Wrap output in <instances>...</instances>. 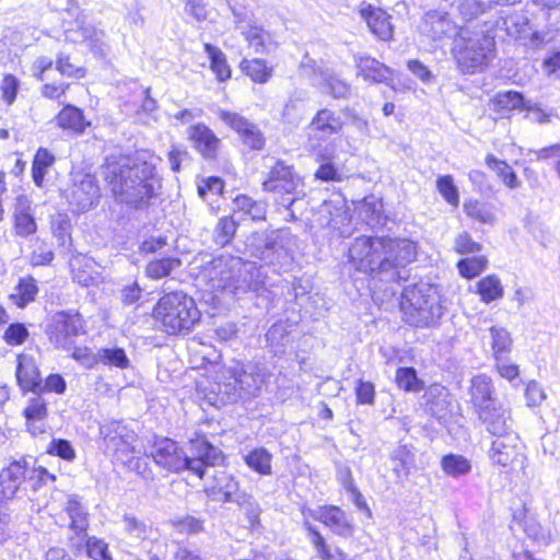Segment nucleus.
I'll list each match as a JSON object with an SVG mask.
<instances>
[{
  "label": "nucleus",
  "instance_id": "obj_1",
  "mask_svg": "<svg viewBox=\"0 0 560 560\" xmlns=\"http://www.w3.org/2000/svg\"><path fill=\"white\" fill-rule=\"evenodd\" d=\"M416 244L407 238L393 240L372 236L354 238L348 248V261L360 272L383 282L399 283L407 280L406 266L417 255Z\"/></svg>",
  "mask_w": 560,
  "mask_h": 560
},
{
  "label": "nucleus",
  "instance_id": "obj_2",
  "mask_svg": "<svg viewBox=\"0 0 560 560\" xmlns=\"http://www.w3.org/2000/svg\"><path fill=\"white\" fill-rule=\"evenodd\" d=\"M154 173L155 167L151 163L131 161L129 158L107 160L101 171L115 198L136 209L148 206L154 196Z\"/></svg>",
  "mask_w": 560,
  "mask_h": 560
},
{
  "label": "nucleus",
  "instance_id": "obj_3",
  "mask_svg": "<svg viewBox=\"0 0 560 560\" xmlns=\"http://www.w3.org/2000/svg\"><path fill=\"white\" fill-rule=\"evenodd\" d=\"M153 316L164 332L176 336L191 331L200 319V312L191 296L183 291H173L159 299Z\"/></svg>",
  "mask_w": 560,
  "mask_h": 560
},
{
  "label": "nucleus",
  "instance_id": "obj_4",
  "mask_svg": "<svg viewBox=\"0 0 560 560\" xmlns=\"http://www.w3.org/2000/svg\"><path fill=\"white\" fill-rule=\"evenodd\" d=\"M400 307L405 320L416 327L434 326L444 313L436 287L423 282L404 288Z\"/></svg>",
  "mask_w": 560,
  "mask_h": 560
},
{
  "label": "nucleus",
  "instance_id": "obj_5",
  "mask_svg": "<svg viewBox=\"0 0 560 560\" xmlns=\"http://www.w3.org/2000/svg\"><path fill=\"white\" fill-rule=\"evenodd\" d=\"M265 378L264 368L252 362L236 364L222 371L219 382L214 385V392L221 402H236L257 396Z\"/></svg>",
  "mask_w": 560,
  "mask_h": 560
},
{
  "label": "nucleus",
  "instance_id": "obj_6",
  "mask_svg": "<svg viewBox=\"0 0 560 560\" xmlns=\"http://www.w3.org/2000/svg\"><path fill=\"white\" fill-rule=\"evenodd\" d=\"M294 245L295 236L289 229L254 232L246 241V248L252 257L279 266L292 260Z\"/></svg>",
  "mask_w": 560,
  "mask_h": 560
},
{
  "label": "nucleus",
  "instance_id": "obj_7",
  "mask_svg": "<svg viewBox=\"0 0 560 560\" xmlns=\"http://www.w3.org/2000/svg\"><path fill=\"white\" fill-rule=\"evenodd\" d=\"M494 46L493 37L482 33H471L468 28L462 30L453 47L460 72L474 74L482 71L489 65Z\"/></svg>",
  "mask_w": 560,
  "mask_h": 560
},
{
  "label": "nucleus",
  "instance_id": "obj_8",
  "mask_svg": "<svg viewBox=\"0 0 560 560\" xmlns=\"http://www.w3.org/2000/svg\"><path fill=\"white\" fill-rule=\"evenodd\" d=\"M262 189L272 195L275 202L284 209L303 198L304 182L292 165L281 160L275 161L262 182Z\"/></svg>",
  "mask_w": 560,
  "mask_h": 560
},
{
  "label": "nucleus",
  "instance_id": "obj_9",
  "mask_svg": "<svg viewBox=\"0 0 560 560\" xmlns=\"http://www.w3.org/2000/svg\"><path fill=\"white\" fill-rule=\"evenodd\" d=\"M105 450L114 459L131 470L140 469L141 458L136 456L138 435L120 421L110 420L100 428Z\"/></svg>",
  "mask_w": 560,
  "mask_h": 560
},
{
  "label": "nucleus",
  "instance_id": "obj_10",
  "mask_svg": "<svg viewBox=\"0 0 560 560\" xmlns=\"http://www.w3.org/2000/svg\"><path fill=\"white\" fill-rule=\"evenodd\" d=\"M83 331V322L78 312H57L46 327L49 341L56 347L69 350L75 338Z\"/></svg>",
  "mask_w": 560,
  "mask_h": 560
},
{
  "label": "nucleus",
  "instance_id": "obj_11",
  "mask_svg": "<svg viewBox=\"0 0 560 560\" xmlns=\"http://www.w3.org/2000/svg\"><path fill=\"white\" fill-rule=\"evenodd\" d=\"M466 27L458 26L444 10H429L419 25L421 35L434 42L456 39Z\"/></svg>",
  "mask_w": 560,
  "mask_h": 560
},
{
  "label": "nucleus",
  "instance_id": "obj_12",
  "mask_svg": "<svg viewBox=\"0 0 560 560\" xmlns=\"http://www.w3.org/2000/svg\"><path fill=\"white\" fill-rule=\"evenodd\" d=\"M190 455H187V470L200 479L206 475L207 468L223 460V453L213 446L203 436L190 440Z\"/></svg>",
  "mask_w": 560,
  "mask_h": 560
},
{
  "label": "nucleus",
  "instance_id": "obj_13",
  "mask_svg": "<svg viewBox=\"0 0 560 560\" xmlns=\"http://www.w3.org/2000/svg\"><path fill=\"white\" fill-rule=\"evenodd\" d=\"M231 268L237 269V273L231 277L230 285L234 294H243L249 291L259 292L266 285L264 269L254 264L243 262L240 258H230Z\"/></svg>",
  "mask_w": 560,
  "mask_h": 560
},
{
  "label": "nucleus",
  "instance_id": "obj_14",
  "mask_svg": "<svg viewBox=\"0 0 560 560\" xmlns=\"http://www.w3.org/2000/svg\"><path fill=\"white\" fill-rule=\"evenodd\" d=\"M151 457L154 463L173 472L187 470V454L177 442L168 439H158L151 451Z\"/></svg>",
  "mask_w": 560,
  "mask_h": 560
},
{
  "label": "nucleus",
  "instance_id": "obj_15",
  "mask_svg": "<svg viewBox=\"0 0 560 560\" xmlns=\"http://www.w3.org/2000/svg\"><path fill=\"white\" fill-rule=\"evenodd\" d=\"M489 457L493 464L502 467H508L523 458V445L518 435L511 431L494 436L489 450Z\"/></svg>",
  "mask_w": 560,
  "mask_h": 560
},
{
  "label": "nucleus",
  "instance_id": "obj_16",
  "mask_svg": "<svg viewBox=\"0 0 560 560\" xmlns=\"http://www.w3.org/2000/svg\"><path fill=\"white\" fill-rule=\"evenodd\" d=\"M312 518L323 523L338 536L351 537L354 530L352 517H350L343 510L336 505L319 506L315 510L303 511Z\"/></svg>",
  "mask_w": 560,
  "mask_h": 560
},
{
  "label": "nucleus",
  "instance_id": "obj_17",
  "mask_svg": "<svg viewBox=\"0 0 560 560\" xmlns=\"http://www.w3.org/2000/svg\"><path fill=\"white\" fill-rule=\"evenodd\" d=\"M343 122L332 110L323 108L308 125V141L312 149L320 148V142L328 140L342 129Z\"/></svg>",
  "mask_w": 560,
  "mask_h": 560
},
{
  "label": "nucleus",
  "instance_id": "obj_18",
  "mask_svg": "<svg viewBox=\"0 0 560 560\" xmlns=\"http://www.w3.org/2000/svg\"><path fill=\"white\" fill-rule=\"evenodd\" d=\"M27 458L10 459L0 470V499L12 500L26 482Z\"/></svg>",
  "mask_w": 560,
  "mask_h": 560
},
{
  "label": "nucleus",
  "instance_id": "obj_19",
  "mask_svg": "<svg viewBox=\"0 0 560 560\" xmlns=\"http://www.w3.org/2000/svg\"><path fill=\"white\" fill-rule=\"evenodd\" d=\"M221 120L230 126L250 150H262L266 139L260 129L245 117L236 113L222 112Z\"/></svg>",
  "mask_w": 560,
  "mask_h": 560
},
{
  "label": "nucleus",
  "instance_id": "obj_20",
  "mask_svg": "<svg viewBox=\"0 0 560 560\" xmlns=\"http://www.w3.org/2000/svg\"><path fill=\"white\" fill-rule=\"evenodd\" d=\"M100 187L96 178L90 174L78 175L71 191V202L79 211L85 212L94 207L100 199Z\"/></svg>",
  "mask_w": 560,
  "mask_h": 560
},
{
  "label": "nucleus",
  "instance_id": "obj_21",
  "mask_svg": "<svg viewBox=\"0 0 560 560\" xmlns=\"http://www.w3.org/2000/svg\"><path fill=\"white\" fill-rule=\"evenodd\" d=\"M208 497L223 503H235L246 491L241 490L238 480L226 471L213 476V486L206 489Z\"/></svg>",
  "mask_w": 560,
  "mask_h": 560
},
{
  "label": "nucleus",
  "instance_id": "obj_22",
  "mask_svg": "<svg viewBox=\"0 0 560 560\" xmlns=\"http://www.w3.org/2000/svg\"><path fill=\"white\" fill-rule=\"evenodd\" d=\"M188 139L192 147L206 160H215L221 144V140L205 124H196L188 129Z\"/></svg>",
  "mask_w": 560,
  "mask_h": 560
},
{
  "label": "nucleus",
  "instance_id": "obj_23",
  "mask_svg": "<svg viewBox=\"0 0 560 560\" xmlns=\"http://www.w3.org/2000/svg\"><path fill=\"white\" fill-rule=\"evenodd\" d=\"M478 418L486 430L493 436L513 431L510 412L499 402L482 408L478 413Z\"/></svg>",
  "mask_w": 560,
  "mask_h": 560
},
{
  "label": "nucleus",
  "instance_id": "obj_24",
  "mask_svg": "<svg viewBox=\"0 0 560 560\" xmlns=\"http://www.w3.org/2000/svg\"><path fill=\"white\" fill-rule=\"evenodd\" d=\"M16 361L15 376L20 388L23 392H38L42 377L35 359L31 354L21 353Z\"/></svg>",
  "mask_w": 560,
  "mask_h": 560
},
{
  "label": "nucleus",
  "instance_id": "obj_25",
  "mask_svg": "<svg viewBox=\"0 0 560 560\" xmlns=\"http://www.w3.org/2000/svg\"><path fill=\"white\" fill-rule=\"evenodd\" d=\"M14 231L20 237H28L36 233L37 224L32 203L25 196H19L14 205Z\"/></svg>",
  "mask_w": 560,
  "mask_h": 560
},
{
  "label": "nucleus",
  "instance_id": "obj_26",
  "mask_svg": "<svg viewBox=\"0 0 560 560\" xmlns=\"http://www.w3.org/2000/svg\"><path fill=\"white\" fill-rule=\"evenodd\" d=\"M469 393L477 413L482 408L498 402L493 396L494 387L492 380L486 374H479L471 378Z\"/></svg>",
  "mask_w": 560,
  "mask_h": 560
},
{
  "label": "nucleus",
  "instance_id": "obj_27",
  "mask_svg": "<svg viewBox=\"0 0 560 560\" xmlns=\"http://www.w3.org/2000/svg\"><path fill=\"white\" fill-rule=\"evenodd\" d=\"M361 16L365 20L370 31L381 40H389L394 34L390 23V15L382 9H374L371 5L361 10Z\"/></svg>",
  "mask_w": 560,
  "mask_h": 560
},
{
  "label": "nucleus",
  "instance_id": "obj_28",
  "mask_svg": "<svg viewBox=\"0 0 560 560\" xmlns=\"http://www.w3.org/2000/svg\"><path fill=\"white\" fill-rule=\"evenodd\" d=\"M23 415L26 419L27 429L32 435H38L45 432V420L47 418V404L45 399L37 394L30 398Z\"/></svg>",
  "mask_w": 560,
  "mask_h": 560
},
{
  "label": "nucleus",
  "instance_id": "obj_29",
  "mask_svg": "<svg viewBox=\"0 0 560 560\" xmlns=\"http://www.w3.org/2000/svg\"><path fill=\"white\" fill-rule=\"evenodd\" d=\"M358 74L372 83H385L390 80L393 71L384 63L370 56L355 58Z\"/></svg>",
  "mask_w": 560,
  "mask_h": 560
},
{
  "label": "nucleus",
  "instance_id": "obj_30",
  "mask_svg": "<svg viewBox=\"0 0 560 560\" xmlns=\"http://www.w3.org/2000/svg\"><path fill=\"white\" fill-rule=\"evenodd\" d=\"M70 518V529L78 536L86 537V530L90 525L88 508L82 503L77 494L69 495L65 508Z\"/></svg>",
  "mask_w": 560,
  "mask_h": 560
},
{
  "label": "nucleus",
  "instance_id": "obj_31",
  "mask_svg": "<svg viewBox=\"0 0 560 560\" xmlns=\"http://www.w3.org/2000/svg\"><path fill=\"white\" fill-rule=\"evenodd\" d=\"M56 124L63 130L72 131L75 135L84 132L85 128L90 125L85 120L83 110L73 105L65 106L56 116Z\"/></svg>",
  "mask_w": 560,
  "mask_h": 560
},
{
  "label": "nucleus",
  "instance_id": "obj_32",
  "mask_svg": "<svg viewBox=\"0 0 560 560\" xmlns=\"http://www.w3.org/2000/svg\"><path fill=\"white\" fill-rule=\"evenodd\" d=\"M500 27L508 36L517 40L526 39L532 31L529 19L522 12H513L502 18Z\"/></svg>",
  "mask_w": 560,
  "mask_h": 560
},
{
  "label": "nucleus",
  "instance_id": "obj_33",
  "mask_svg": "<svg viewBox=\"0 0 560 560\" xmlns=\"http://www.w3.org/2000/svg\"><path fill=\"white\" fill-rule=\"evenodd\" d=\"M390 460L394 463L393 472L399 480L407 479L410 474V468L415 463V454L412 447L402 444L398 445L390 453Z\"/></svg>",
  "mask_w": 560,
  "mask_h": 560
},
{
  "label": "nucleus",
  "instance_id": "obj_34",
  "mask_svg": "<svg viewBox=\"0 0 560 560\" xmlns=\"http://www.w3.org/2000/svg\"><path fill=\"white\" fill-rule=\"evenodd\" d=\"M241 71L255 83L265 84L272 77L273 69L267 60L260 58L243 59L240 63Z\"/></svg>",
  "mask_w": 560,
  "mask_h": 560
},
{
  "label": "nucleus",
  "instance_id": "obj_35",
  "mask_svg": "<svg viewBox=\"0 0 560 560\" xmlns=\"http://www.w3.org/2000/svg\"><path fill=\"white\" fill-rule=\"evenodd\" d=\"M272 455L265 447H257L244 455L245 464L255 472L261 476H270Z\"/></svg>",
  "mask_w": 560,
  "mask_h": 560
},
{
  "label": "nucleus",
  "instance_id": "obj_36",
  "mask_svg": "<svg viewBox=\"0 0 560 560\" xmlns=\"http://www.w3.org/2000/svg\"><path fill=\"white\" fill-rule=\"evenodd\" d=\"M55 155L46 148H39L32 163V178L37 187H43L48 170L55 164Z\"/></svg>",
  "mask_w": 560,
  "mask_h": 560
},
{
  "label": "nucleus",
  "instance_id": "obj_37",
  "mask_svg": "<svg viewBox=\"0 0 560 560\" xmlns=\"http://www.w3.org/2000/svg\"><path fill=\"white\" fill-rule=\"evenodd\" d=\"M442 470L452 478L468 475L471 470V463L460 454H446L441 458Z\"/></svg>",
  "mask_w": 560,
  "mask_h": 560
},
{
  "label": "nucleus",
  "instance_id": "obj_38",
  "mask_svg": "<svg viewBox=\"0 0 560 560\" xmlns=\"http://www.w3.org/2000/svg\"><path fill=\"white\" fill-rule=\"evenodd\" d=\"M205 51L210 59V68L221 82L231 78V69L228 65L225 55L220 48L212 44H205Z\"/></svg>",
  "mask_w": 560,
  "mask_h": 560
},
{
  "label": "nucleus",
  "instance_id": "obj_39",
  "mask_svg": "<svg viewBox=\"0 0 560 560\" xmlns=\"http://www.w3.org/2000/svg\"><path fill=\"white\" fill-rule=\"evenodd\" d=\"M77 30H68V37L73 42H90L92 49H100L102 46L103 32L97 31L93 25L77 21Z\"/></svg>",
  "mask_w": 560,
  "mask_h": 560
},
{
  "label": "nucleus",
  "instance_id": "obj_40",
  "mask_svg": "<svg viewBox=\"0 0 560 560\" xmlns=\"http://www.w3.org/2000/svg\"><path fill=\"white\" fill-rule=\"evenodd\" d=\"M182 266V260L177 257H163L150 261L145 267V273L151 279H162L168 277L174 270Z\"/></svg>",
  "mask_w": 560,
  "mask_h": 560
},
{
  "label": "nucleus",
  "instance_id": "obj_41",
  "mask_svg": "<svg viewBox=\"0 0 560 560\" xmlns=\"http://www.w3.org/2000/svg\"><path fill=\"white\" fill-rule=\"evenodd\" d=\"M241 33L248 43V46L252 47L256 54H265L268 51L270 34L261 26L248 25L244 27Z\"/></svg>",
  "mask_w": 560,
  "mask_h": 560
},
{
  "label": "nucleus",
  "instance_id": "obj_42",
  "mask_svg": "<svg viewBox=\"0 0 560 560\" xmlns=\"http://www.w3.org/2000/svg\"><path fill=\"white\" fill-rule=\"evenodd\" d=\"M523 93L518 91L499 92L493 97V104L502 110H525L527 103Z\"/></svg>",
  "mask_w": 560,
  "mask_h": 560
},
{
  "label": "nucleus",
  "instance_id": "obj_43",
  "mask_svg": "<svg viewBox=\"0 0 560 560\" xmlns=\"http://www.w3.org/2000/svg\"><path fill=\"white\" fill-rule=\"evenodd\" d=\"M486 164L497 173L508 187L517 188L520 186L521 183L516 173L505 161L499 160L494 155L489 154L486 158Z\"/></svg>",
  "mask_w": 560,
  "mask_h": 560
},
{
  "label": "nucleus",
  "instance_id": "obj_44",
  "mask_svg": "<svg viewBox=\"0 0 560 560\" xmlns=\"http://www.w3.org/2000/svg\"><path fill=\"white\" fill-rule=\"evenodd\" d=\"M477 292L485 303H490L503 296V287L497 276H487L478 281Z\"/></svg>",
  "mask_w": 560,
  "mask_h": 560
},
{
  "label": "nucleus",
  "instance_id": "obj_45",
  "mask_svg": "<svg viewBox=\"0 0 560 560\" xmlns=\"http://www.w3.org/2000/svg\"><path fill=\"white\" fill-rule=\"evenodd\" d=\"M428 396L429 412L439 420L445 418L450 407L448 393L444 388H434Z\"/></svg>",
  "mask_w": 560,
  "mask_h": 560
},
{
  "label": "nucleus",
  "instance_id": "obj_46",
  "mask_svg": "<svg viewBox=\"0 0 560 560\" xmlns=\"http://www.w3.org/2000/svg\"><path fill=\"white\" fill-rule=\"evenodd\" d=\"M383 202L375 197H369L363 200L360 208V215L365 223L372 228L382 224L383 221Z\"/></svg>",
  "mask_w": 560,
  "mask_h": 560
},
{
  "label": "nucleus",
  "instance_id": "obj_47",
  "mask_svg": "<svg viewBox=\"0 0 560 560\" xmlns=\"http://www.w3.org/2000/svg\"><path fill=\"white\" fill-rule=\"evenodd\" d=\"M98 363L124 370L129 368L130 360L122 348H101L98 349Z\"/></svg>",
  "mask_w": 560,
  "mask_h": 560
},
{
  "label": "nucleus",
  "instance_id": "obj_48",
  "mask_svg": "<svg viewBox=\"0 0 560 560\" xmlns=\"http://www.w3.org/2000/svg\"><path fill=\"white\" fill-rule=\"evenodd\" d=\"M491 336V349L493 352L494 359L500 357H504V354L511 351L512 347V338L510 332L503 327L492 326L490 329Z\"/></svg>",
  "mask_w": 560,
  "mask_h": 560
},
{
  "label": "nucleus",
  "instance_id": "obj_49",
  "mask_svg": "<svg viewBox=\"0 0 560 560\" xmlns=\"http://www.w3.org/2000/svg\"><path fill=\"white\" fill-rule=\"evenodd\" d=\"M237 224L232 217H223L219 220L213 232L214 243L221 247L229 245L235 233Z\"/></svg>",
  "mask_w": 560,
  "mask_h": 560
},
{
  "label": "nucleus",
  "instance_id": "obj_50",
  "mask_svg": "<svg viewBox=\"0 0 560 560\" xmlns=\"http://www.w3.org/2000/svg\"><path fill=\"white\" fill-rule=\"evenodd\" d=\"M288 325L279 322L273 324L266 332L267 343L275 348V352H284V347L289 342Z\"/></svg>",
  "mask_w": 560,
  "mask_h": 560
},
{
  "label": "nucleus",
  "instance_id": "obj_51",
  "mask_svg": "<svg viewBox=\"0 0 560 560\" xmlns=\"http://www.w3.org/2000/svg\"><path fill=\"white\" fill-rule=\"evenodd\" d=\"M396 383L399 388L406 392H420L423 389V382L418 378L415 368H399L396 371Z\"/></svg>",
  "mask_w": 560,
  "mask_h": 560
},
{
  "label": "nucleus",
  "instance_id": "obj_52",
  "mask_svg": "<svg viewBox=\"0 0 560 560\" xmlns=\"http://www.w3.org/2000/svg\"><path fill=\"white\" fill-rule=\"evenodd\" d=\"M16 291V295L19 298L16 304L20 307H24L26 304L35 300L38 293L37 282L33 277L22 278L19 281Z\"/></svg>",
  "mask_w": 560,
  "mask_h": 560
},
{
  "label": "nucleus",
  "instance_id": "obj_53",
  "mask_svg": "<svg viewBox=\"0 0 560 560\" xmlns=\"http://www.w3.org/2000/svg\"><path fill=\"white\" fill-rule=\"evenodd\" d=\"M436 188L442 197L454 207H457L459 203V194L458 189L454 184L453 177L451 175L440 176L436 180Z\"/></svg>",
  "mask_w": 560,
  "mask_h": 560
},
{
  "label": "nucleus",
  "instance_id": "obj_54",
  "mask_svg": "<svg viewBox=\"0 0 560 560\" xmlns=\"http://www.w3.org/2000/svg\"><path fill=\"white\" fill-rule=\"evenodd\" d=\"M236 504L244 510L246 518L252 527L259 524L261 508L250 493H245L241 497Z\"/></svg>",
  "mask_w": 560,
  "mask_h": 560
},
{
  "label": "nucleus",
  "instance_id": "obj_55",
  "mask_svg": "<svg viewBox=\"0 0 560 560\" xmlns=\"http://www.w3.org/2000/svg\"><path fill=\"white\" fill-rule=\"evenodd\" d=\"M487 265V259L485 257H471L464 258L457 262V268L459 273L467 278L471 279L478 276Z\"/></svg>",
  "mask_w": 560,
  "mask_h": 560
},
{
  "label": "nucleus",
  "instance_id": "obj_56",
  "mask_svg": "<svg viewBox=\"0 0 560 560\" xmlns=\"http://www.w3.org/2000/svg\"><path fill=\"white\" fill-rule=\"evenodd\" d=\"M167 159L171 170L175 173H178L183 165H188L191 161L188 150L183 144L177 143L171 145L167 152Z\"/></svg>",
  "mask_w": 560,
  "mask_h": 560
},
{
  "label": "nucleus",
  "instance_id": "obj_57",
  "mask_svg": "<svg viewBox=\"0 0 560 560\" xmlns=\"http://www.w3.org/2000/svg\"><path fill=\"white\" fill-rule=\"evenodd\" d=\"M86 553L93 560H113L108 550V545L95 536L86 537Z\"/></svg>",
  "mask_w": 560,
  "mask_h": 560
},
{
  "label": "nucleus",
  "instance_id": "obj_58",
  "mask_svg": "<svg viewBox=\"0 0 560 560\" xmlns=\"http://www.w3.org/2000/svg\"><path fill=\"white\" fill-rule=\"evenodd\" d=\"M27 327L22 323L10 324L3 332V340L9 346H20L28 338Z\"/></svg>",
  "mask_w": 560,
  "mask_h": 560
},
{
  "label": "nucleus",
  "instance_id": "obj_59",
  "mask_svg": "<svg viewBox=\"0 0 560 560\" xmlns=\"http://www.w3.org/2000/svg\"><path fill=\"white\" fill-rule=\"evenodd\" d=\"M324 91L334 98H347L350 94V85L338 77L329 74L325 79Z\"/></svg>",
  "mask_w": 560,
  "mask_h": 560
},
{
  "label": "nucleus",
  "instance_id": "obj_60",
  "mask_svg": "<svg viewBox=\"0 0 560 560\" xmlns=\"http://www.w3.org/2000/svg\"><path fill=\"white\" fill-rule=\"evenodd\" d=\"M456 7L459 14L464 20L469 21L482 12V7L479 0H445Z\"/></svg>",
  "mask_w": 560,
  "mask_h": 560
},
{
  "label": "nucleus",
  "instance_id": "obj_61",
  "mask_svg": "<svg viewBox=\"0 0 560 560\" xmlns=\"http://www.w3.org/2000/svg\"><path fill=\"white\" fill-rule=\"evenodd\" d=\"M49 454L58 456L65 460L71 462L75 457V451L68 440L54 439L47 448Z\"/></svg>",
  "mask_w": 560,
  "mask_h": 560
},
{
  "label": "nucleus",
  "instance_id": "obj_62",
  "mask_svg": "<svg viewBox=\"0 0 560 560\" xmlns=\"http://www.w3.org/2000/svg\"><path fill=\"white\" fill-rule=\"evenodd\" d=\"M465 211L467 215L482 223H492L494 220L493 213L483 203L478 201L467 202Z\"/></svg>",
  "mask_w": 560,
  "mask_h": 560
},
{
  "label": "nucleus",
  "instance_id": "obj_63",
  "mask_svg": "<svg viewBox=\"0 0 560 560\" xmlns=\"http://www.w3.org/2000/svg\"><path fill=\"white\" fill-rule=\"evenodd\" d=\"M198 195L205 200L208 194L221 195L224 189V182L220 177L211 176L198 184Z\"/></svg>",
  "mask_w": 560,
  "mask_h": 560
},
{
  "label": "nucleus",
  "instance_id": "obj_64",
  "mask_svg": "<svg viewBox=\"0 0 560 560\" xmlns=\"http://www.w3.org/2000/svg\"><path fill=\"white\" fill-rule=\"evenodd\" d=\"M542 69L550 81L560 85V51L552 52L545 58Z\"/></svg>",
  "mask_w": 560,
  "mask_h": 560
}]
</instances>
